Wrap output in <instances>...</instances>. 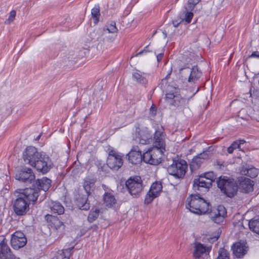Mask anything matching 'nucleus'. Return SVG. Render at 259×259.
Instances as JSON below:
<instances>
[{
	"label": "nucleus",
	"mask_w": 259,
	"mask_h": 259,
	"mask_svg": "<svg viewBox=\"0 0 259 259\" xmlns=\"http://www.w3.org/2000/svg\"><path fill=\"white\" fill-rule=\"evenodd\" d=\"M22 158L27 164L31 166L42 174H46L54 167L50 157L45 152H39L33 146H28L23 152Z\"/></svg>",
	"instance_id": "nucleus-1"
},
{
	"label": "nucleus",
	"mask_w": 259,
	"mask_h": 259,
	"mask_svg": "<svg viewBox=\"0 0 259 259\" xmlns=\"http://www.w3.org/2000/svg\"><path fill=\"white\" fill-rule=\"evenodd\" d=\"M17 198L13 202V208L18 216L25 215L29 211V205L34 204L38 198L36 190L31 189H18Z\"/></svg>",
	"instance_id": "nucleus-2"
},
{
	"label": "nucleus",
	"mask_w": 259,
	"mask_h": 259,
	"mask_svg": "<svg viewBox=\"0 0 259 259\" xmlns=\"http://www.w3.org/2000/svg\"><path fill=\"white\" fill-rule=\"evenodd\" d=\"M216 182L217 187L226 197L232 198L237 195L239 187L237 181L234 179L221 176L217 179Z\"/></svg>",
	"instance_id": "nucleus-3"
},
{
	"label": "nucleus",
	"mask_w": 259,
	"mask_h": 259,
	"mask_svg": "<svg viewBox=\"0 0 259 259\" xmlns=\"http://www.w3.org/2000/svg\"><path fill=\"white\" fill-rule=\"evenodd\" d=\"M186 204L187 208L197 214H205L209 210V203L201 197L199 194L192 195L188 198Z\"/></svg>",
	"instance_id": "nucleus-4"
},
{
	"label": "nucleus",
	"mask_w": 259,
	"mask_h": 259,
	"mask_svg": "<svg viewBox=\"0 0 259 259\" xmlns=\"http://www.w3.org/2000/svg\"><path fill=\"white\" fill-rule=\"evenodd\" d=\"M187 169L188 164L185 160L173 159L172 163L167 167V171L176 179L181 180L185 177Z\"/></svg>",
	"instance_id": "nucleus-5"
},
{
	"label": "nucleus",
	"mask_w": 259,
	"mask_h": 259,
	"mask_svg": "<svg viewBox=\"0 0 259 259\" xmlns=\"http://www.w3.org/2000/svg\"><path fill=\"white\" fill-rule=\"evenodd\" d=\"M164 151L157 147L149 148L143 153V161L151 165H157L162 162Z\"/></svg>",
	"instance_id": "nucleus-6"
},
{
	"label": "nucleus",
	"mask_w": 259,
	"mask_h": 259,
	"mask_svg": "<svg viewBox=\"0 0 259 259\" xmlns=\"http://www.w3.org/2000/svg\"><path fill=\"white\" fill-rule=\"evenodd\" d=\"M125 186L129 193L134 198L139 197L143 190V182L140 176L130 177L125 182Z\"/></svg>",
	"instance_id": "nucleus-7"
},
{
	"label": "nucleus",
	"mask_w": 259,
	"mask_h": 259,
	"mask_svg": "<svg viewBox=\"0 0 259 259\" xmlns=\"http://www.w3.org/2000/svg\"><path fill=\"white\" fill-rule=\"evenodd\" d=\"M108 156L107 165L113 170H118L123 165V155L109 146L107 150Z\"/></svg>",
	"instance_id": "nucleus-8"
},
{
	"label": "nucleus",
	"mask_w": 259,
	"mask_h": 259,
	"mask_svg": "<svg viewBox=\"0 0 259 259\" xmlns=\"http://www.w3.org/2000/svg\"><path fill=\"white\" fill-rule=\"evenodd\" d=\"M166 100L167 102L172 106L183 109L188 105V100L182 98L176 92H168L166 94Z\"/></svg>",
	"instance_id": "nucleus-9"
},
{
	"label": "nucleus",
	"mask_w": 259,
	"mask_h": 259,
	"mask_svg": "<svg viewBox=\"0 0 259 259\" xmlns=\"http://www.w3.org/2000/svg\"><path fill=\"white\" fill-rule=\"evenodd\" d=\"M135 134L136 140L140 144L142 145L147 144L152 141V134L146 127H140V124L137 123L136 125Z\"/></svg>",
	"instance_id": "nucleus-10"
},
{
	"label": "nucleus",
	"mask_w": 259,
	"mask_h": 259,
	"mask_svg": "<svg viewBox=\"0 0 259 259\" xmlns=\"http://www.w3.org/2000/svg\"><path fill=\"white\" fill-rule=\"evenodd\" d=\"M26 243L27 239L22 232L16 231L12 235L11 244L13 249H19L24 247Z\"/></svg>",
	"instance_id": "nucleus-11"
},
{
	"label": "nucleus",
	"mask_w": 259,
	"mask_h": 259,
	"mask_svg": "<svg viewBox=\"0 0 259 259\" xmlns=\"http://www.w3.org/2000/svg\"><path fill=\"white\" fill-rule=\"evenodd\" d=\"M162 186L160 182H156L153 183L148 192L145 196L144 202L149 204L152 202L153 199L158 197L162 191Z\"/></svg>",
	"instance_id": "nucleus-12"
},
{
	"label": "nucleus",
	"mask_w": 259,
	"mask_h": 259,
	"mask_svg": "<svg viewBox=\"0 0 259 259\" xmlns=\"http://www.w3.org/2000/svg\"><path fill=\"white\" fill-rule=\"evenodd\" d=\"M52 181L47 178L43 177L42 179H37L36 181H34L31 187L26 188V189H31L36 190L38 196H39V192L40 190H43L45 192L48 191L51 185Z\"/></svg>",
	"instance_id": "nucleus-13"
},
{
	"label": "nucleus",
	"mask_w": 259,
	"mask_h": 259,
	"mask_svg": "<svg viewBox=\"0 0 259 259\" xmlns=\"http://www.w3.org/2000/svg\"><path fill=\"white\" fill-rule=\"evenodd\" d=\"M16 179L25 183H32L35 180V175L32 170L28 167L23 168L16 175Z\"/></svg>",
	"instance_id": "nucleus-14"
},
{
	"label": "nucleus",
	"mask_w": 259,
	"mask_h": 259,
	"mask_svg": "<svg viewBox=\"0 0 259 259\" xmlns=\"http://www.w3.org/2000/svg\"><path fill=\"white\" fill-rule=\"evenodd\" d=\"M90 195L77 193L74 197L75 205L80 210H88L90 208V203L88 197Z\"/></svg>",
	"instance_id": "nucleus-15"
},
{
	"label": "nucleus",
	"mask_w": 259,
	"mask_h": 259,
	"mask_svg": "<svg viewBox=\"0 0 259 259\" xmlns=\"http://www.w3.org/2000/svg\"><path fill=\"white\" fill-rule=\"evenodd\" d=\"M233 254L237 258H242L248 250L246 242L238 241L234 243L231 246Z\"/></svg>",
	"instance_id": "nucleus-16"
},
{
	"label": "nucleus",
	"mask_w": 259,
	"mask_h": 259,
	"mask_svg": "<svg viewBox=\"0 0 259 259\" xmlns=\"http://www.w3.org/2000/svg\"><path fill=\"white\" fill-rule=\"evenodd\" d=\"M202 175L199 176L198 178L195 179L193 183V189L194 191H208L209 188L212 186L211 181H206Z\"/></svg>",
	"instance_id": "nucleus-17"
},
{
	"label": "nucleus",
	"mask_w": 259,
	"mask_h": 259,
	"mask_svg": "<svg viewBox=\"0 0 259 259\" xmlns=\"http://www.w3.org/2000/svg\"><path fill=\"white\" fill-rule=\"evenodd\" d=\"M0 259H19L12 253L5 238L0 242Z\"/></svg>",
	"instance_id": "nucleus-18"
},
{
	"label": "nucleus",
	"mask_w": 259,
	"mask_h": 259,
	"mask_svg": "<svg viewBox=\"0 0 259 259\" xmlns=\"http://www.w3.org/2000/svg\"><path fill=\"white\" fill-rule=\"evenodd\" d=\"M208 158V154L206 151H203L194 157L189 163L191 171L193 172L195 170L198 169L203 163V160Z\"/></svg>",
	"instance_id": "nucleus-19"
},
{
	"label": "nucleus",
	"mask_w": 259,
	"mask_h": 259,
	"mask_svg": "<svg viewBox=\"0 0 259 259\" xmlns=\"http://www.w3.org/2000/svg\"><path fill=\"white\" fill-rule=\"evenodd\" d=\"M128 162L133 165L140 164L143 160V155L138 147L131 149L126 155Z\"/></svg>",
	"instance_id": "nucleus-20"
},
{
	"label": "nucleus",
	"mask_w": 259,
	"mask_h": 259,
	"mask_svg": "<svg viewBox=\"0 0 259 259\" xmlns=\"http://www.w3.org/2000/svg\"><path fill=\"white\" fill-rule=\"evenodd\" d=\"M163 129H156L154 134V147H157L160 148L163 150L165 151V134L163 132Z\"/></svg>",
	"instance_id": "nucleus-21"
},
{
	"label": "nucleus",
	"mask_w": 259,
	"mask_h": 259,
	"mask_svg": "<svg viewBox=\"0 0 259 259\" xmlns=\"http://www.w3.org/2000/svg\"><path fill=\"white\" fill-rule=\"evenodd\" d=\"M45 219L49 224V225L52 228L57 230L64 231L65 226L57 217L47 214L45 216Z\"/></svg>",
	"instance_id": "nucleus-22"
},
{
	"label": "nucleus",
	"mask_w": 259,
	"mask_h": 259,
	"mask_svg": "<svg viewBox=\"0 0 259 259\" xmlns=\"http://www.w3.org/2000/svg\"><path fill=\"white\" fill-rule=\"evenodd\" d=\"M254 182L249 179L244 178L240 182V187L243 193H248L253 190Z\"/></svg>",
	"instance_id": "nucleus-23"
},
{
	"label": "nucleus",
	"mask_w": 259,
	"mask_h": 259,
	"mask_svg": "<svg viewBox=\"0 0 259 259\" xmlns=\"http://www.w3.org/2000/svg\"><path fill=\"white\" fill-rule=\"evenodd\" d=\"M258 173V171L257 168L249 165H243L240 169V174L242 175H245L251 178H255Z\"/></svg>",
	"instance_id": "nucleus-24"
},
{
	"label": "nucleus",
	"mask_w": 259,
	"mask_h": 259,
	"mask_svg": "<svg viewBox=\"0 0 259 259\" xmlns=\"http://www.w3.org/2000/svg\"><path fill=\"white\" fill-rule=\"evenodd\" d=\"M96 181L97 179L94 178L86 177L84 179L83 187L88 195L91 194L92 188L94 187Z\"/></svg>",
	"instance_id": "nucleus-25"
},
{
	"label": "nucleus",
	"mask_w": 259,
	"mask_h": 259,
	"mask_svg": "<svg viewBox=\"0 0 259 259\" xmlns=\"http://www.w3.org/2000/svg\"><path fill=\"white\" fill-rule=\"evenodd\" d=\"M74 246H72L66 249H63L61 250H59L57 252L56 255L54 257V259H64L67 258H69L70 256L73 253V249Z\"/></svg>",
	"instance_id": "nucleus-26"
},
{
	"label": "nucleus",
	"mask_w": 259,
	"mask_h": 259,
	"mask_svg": "<svg viewBox=\"0 0 259 259\" xmlns=\"http://www.w3.org/2000/svg\"><path fill=\"white\" fill-rule=\"evenodd\" d=\"M202 75V72L199 70L197 66H194L190 69V74L188 76L189 82H195L199 79Z\"/></svg>",
	"instance_id": "nucleus-27"
},
{
	"label": "nucleus",
	"mask_w": 259,
	"mask_h": 259,
	"mask_svg": "<svg viewBox=\"0 0 259 259\" xmlns=\"http://www.w3.org/2000/svg\"><path fill=\"white\" fill-rule=\"evenodd\" d=\"M210 249L206 248L202 244L198 243L195 245L193 255L195 258H199L203 253L209 252Z\"/></svg>",
	"instance_id": "nucleus-28"
},
{
	"label": "nucleus",
	"mask_w": 259,
	"mask_h": 259,
	"mask_svg": "<svg viewBox=\"0 0 259 259\" xmlns=\"http://www.w3.org/2000/svg\"><path fill=\"white\" fill-rule=\"evenodd\" d=\"M104 203L108 207H111L116 203V200L113 194L105 192L103 195Z\"/></svg>",
	"instance_id": "nucleus-29"
},
{
	"label": "nucleus",
	"mask_w": 259,
	"mask_h": 259,
	"mask_svg": "<svg viewBox=\"0 0 259 259\" xmlns=\"http://www.w3.org/2000/svg\"><path fill=\"white\" fill-rule=\"evenodd\" d=\"M50 205L51 211L53 213L61 214L64 212V207L60 202L53 201Z\"/></svg>",
	"instance_id": "nucleus-30"
},
{
	"label": "nucleus",
	"mask_w": 259,
	"mask_h": 259,
	"mask_svg": "<svg viewBox=\"0 0 259 259\" xmlns=\"http://www.w3.org/2000/svg\"><path fill=\"white\" fill-rule=\"evenodd\" d=\"M172 72V67H171L167 72L166 76L163 78L159 84L160 88L163 90H166L167 93L170 92V90L172 88V87L167 85L168 79L169 78L170 75Z\"/></svg>",
	"instance_id": "nucleus-31"
},
{
	"label": "nucleus",
	"mask_w": 259,
	"mask_h": 259,
	"mask_svg": "<svg viewBox=\"0 0 259 259\" xmlns=\"http://www.w3.org/2000/svg\"><path fill=\"white\" fill-rule=\"evenodd\" d=\"M145 73L141 72L139 71L133 72L132 77L134 80L141 84H145L147 83V80L144 76Z\"/></svg>",
	"instance_id": "nucleus-32"
},
{
	"label": "nucleus",
	"mask_w": 259,
	"mask_h": 259,
	"mask_svg": "<svg viewBox=\"0 0 259 259\" xmlns=\"http://www.w3.org/2000/svg\"><path fill=\"white\" fill-rule=\"evenodd\" d=\"M100 211L99 208L93 207L88 216L87 220L88 222L91 224L96 221L99 215Z\"/></svg>",
	"instance_id": "nucleus-33"
},
{
	"label": "nucleus",
	"mask_w": 259,
	"mask_h": 259,
	"mask_svg": "<svg viewBox=\"0 0 259 259\" xmlns=\"http://www.w3.org/2000/svg\"><path fill=\"white\" fill-rule=\"evenodd\" d=\"M249 229L259 235V217L253 218L248 222Z\"/></svg>",
	"instance_id": "nucleus-34"
},
{
	"label": "nucleus",
	"mask_w": 259,
	"mask_h": 259,
	"mask_svg": "<svg viewBox=\"0 0 259 259\" xmlns=\"http://www.w3.org/2000/svg\"><path fill=\"white\" fill-rule=\"evenodd\" d=\"M92 17L94 20L95 24H97L99 21V17L100 16V7L99 5L95 6L91 10Z\"/></svg>",
	"instance_id": "nucleus-35"
},
{
	"label": "nucleus",
	"mask_w": 259,
	"mask_h": 259,
	"mask_svg": "<svg viewBox=\"0 0 259 259\" xmlns=\"http://www.w3.org/2000/svg\"><path fill=\"white\" fill-rule=\"evenodd\" d=\"M227 215V211L225 207L223 205H219L215 212L211 213V217H226Z\"/></svg>",
	"instance_id": "nucleus-36"
},
{
	"label": "nucleus",
	"mask_w": 259,
	"mask_h": 259,
	"mask_svg": "<svg viewBox=\"0 0 259 259\" xmlns=\"http://www.w3.org/2000/svg\"><path fill=\"white\" fill-rule=\"evenodd\" d=\"M201 1V0H188L186 5L185 6V9L186 11H192L195 6Z\"/></svg>",
	"instance_id": "nucleus-37"
},
{
	"label": "nucleus",
	"mask_w": 259,
	"mask_h": 259,
	"mask_svg": "<svg viewBox=\"0 0 259 259\" xmlns=\"http://www.w3.org/2000/svg\"><path fill=\"white\" fill-rule=\"evenodd\" d=\"M229 252L224 248H221L219 255L216 259H229Z\"/></svg>",
	"instance_id": "nucleus-38"
},
{
	"label": "nucleus",
	"mask_w": 259,
	"mask_h": 259,
	"mask_svg": "<svg viewBox=\"0 0 259 259\" xmlns=\"http://www.w3.org/2000/svg\"><path fill=\"white\" fill-rule=\"evenodd\" d=\"M201 175H202L205 179L208 180L209 181H211V184L212 182H214L215 179H216V175L212 171L205 172L201 174Z\"/></svg>",
	"instance_id": "nucleus-39"
},
{
	"label": "nucleus",
	"mask_w": 259,
	"mask_h": 259,
	"mask_svg": "<svg viewBox=\"0 0 259 259\" xmlns=\"http://www.w3.org/2000/svg\"><path fill=\"white\" fill-rule=\"evenodd\" d=\"M105 30H107L109 33H115L117 32L118 31L117 28L116 27V24L115 22L114 21H112L111 22L110 24H108L107 25V28L105 29V28H104V31Z\"/></svg>",
	"instance_id": "nucleus-40"
},
{
	"label": "nucleus",
	"mask_w": 259,
	"mask_h": 259,
	"mask_svg": "<svg viewBox=\"0 0 259 259\" xmlns=\"http://www.w3.org/2000/svg\"><path fill=\"white\" fill-rule=\"evenodd\" d=\"M185 14L184 21L187 24H189L191 22L192 19L193 17L194 14L192 11L185 10L184 12Z\"/></svg>",
	"instance_id": "nucleus-41"
},
{
	"label": "nucleus",
	"mask_w": 259,
	"mask_h": 259,
	"mask_svg": "<svg viewBox=\"0 0 259 259\" xmlns=\"http://www.w3.org/2000/svg\"><path fill=\"white\" fill-rule=\"evenodd\" d=\"M16 12L15 10H12L10 13V15L8 19H7L5 21V24H9L11 22H12L16 16Z\"/></svg>",
	"instance_id": "nucleus-42"
},
{
	"label": "nucleus",
	"mask_w": 259,
	"mask_h": 259,
	"mask_svg": "<svg viewBox=\"0 0 259 259\" xmlns=\"http://www.w3.org/2000/svg\"><path fill=\"white\" fill-rule=\"evenodd\" d=\"M190 71V68L186 65H185L184 67L180 68L179 69V73L182 75L183 74H186L187 76H189Z\"/></svg>",
	"instance_id": "nucleus-43"
},
{
	"label": "nucleus",
	"mask_w": 259,
	"mask_h": 259,
	"mask_svg": "<svg viewBox=\"0 0 259 259\" xmlns=\"http://www.w3.org/2000/svg\"><path fill=\"white\" fill-rule=\"evenodd\" d=\"M225 217H222L220 215V217H211L212 220L217 224H220V223L223 222Z\"/></svg>",
	"instance_id": "nucleus-44"
},
{
	"label": "nucleus",
	"mask_w": 259,
	"mask_h": 259,
	"mask_svg": "<svg viewBox=\"0 0 259 259\" xmlns=\"http://www.w3.org/2000/svg\"><path fill=\"white\" fill-rule=\"evenodd\" d=\"M99 229V226L97 224H94L88 228L87 231L92 230L93 232H97Z\"/></svg>",
	"instance_id": "nucleus-45"
},
{
	"label": "nucleus",
	"mask_w": 259,
	"mask_h": 259,
	"mask_svg": "<svg viewBox=\"0 0 259 259\" xmlns=\"http://www.w3.org/2000/svg\"><path fill=\"white\" fill-rule=\"evenodd\" d=\"M156 107L153 105V104L151 106L150 108V113L151 114L153 115H155L156 114Z\"/></svg>",
	"instance_id": "nucleus-46"
},
{
	"label": "nucleus",
	"mask_w": 259,
	"mask_h": 259,
	"mask_svg": "<svg viewBox=\"0 0 259 259\" xmlns=\"http://www.w3.org/2000/svg\"><path fill=\"white\" fill-rule=\"evenodd\" d=\"M148 46H146L143 50L141 51L140 52H139L138 54H137L136 56H138L139 55H142L144 53H147L150 52L148 49Z\"/></svg>",
	"instance_id": "nucleus-47"
},
{
	"label": "nucleus",
	"mask_w": 259,
	"mask_h": 259,
	"mask_svg": "<svg viewBox=\"0 0 259 259\" xmlns=\"http://www.w3.org/2000/svg\"><path fill=\"white\" fill-rule=\"evenodd\" d=\"M163 56H164L163 53H159L156 56L157 61L158 63H159L161 61V60L162 59V58L163 57Z\"/></svg>",
	"instance_id": "nucleus-48"
},
{
	"label": "nucleus",
	"mask_w": 259,
	"mask_h": 259,
	"mask_svg": "<svg viewBox=\"0 0 259 259\" xmlns=\"http://www.w3.org/2000/svg\"><path fill=\"white\" fill-rule=\"evenodd\" d=\"M233 148H234L235 149L237 148H240V145L239 143V142H237V141H234L231 145Z\"/></svg>",
	"instance_id": "nucleus-49"
},
{
	"label": "nucleus",
	"mask_w": 259,
	"mask_h": 259,
	"mask_svg": "<svg viewBox=\"0 0 259 259\" xmlns=\"http://www.w3.org/2000/svg\"><path fill=\"white\" fill-rule=\"evenodd\" d=\"M250 57L258 58H259V52H258V51L253 52L250 56Z\"/></svg>",
	"instance_id": "nucleus-50"
},
{
	"label": "nucleus",
	"mask_w": 259,
	"mask_h": 259,
	"mask_svg": "<svg viewBox=\"0 0 259 259\" xmlns=\"http://www.w3.org/2000/svg\"><path fill=\"white\" fill-rule=\"evenodd\" d=\"M215 165L218 166L219 169H222V166L224 167L223 164V162L220 161H217L215 164Z\"/></svg>",
	"instance_id": "nucleus-51"
},
{
	"label": "nucleus",
	"mask_w": 259,
	"mask_h": 259,
	"mask_svg": "<svg viewBox=\"0 0 259 259\" xmlns=\"http://www.w3.org/2000/svg\"><path fill=\"white\" fill-rule=\"evenodd\" d=\"M235 150L234 148H233L231 145H230L228 148H227V151L229 153L231 154L233 152L234 150Z\"/></svg>",
	"instance_id": "nucleus-52"
},
{
	"label": "nucleus",
	"mask_w": 259,
	"mask_h": 259,
	"mask_svg": "<svg viewBox=\"0 0 259 259\" xmlns=\"http://www.w3.org/2000/svg\"><path fill=\"white\" fill-rule=\"evenodd\" d=\"M180 23V22H179L178 21H172V24L175 27H177Z\"/></svg>",
	"instance_id": "nucleus-53"
},
{
	"label": "nucleus",
	"mask_w": 259,
	"mask_h": 259,
	"mask_svg": "<svg viewBox=\"0 0 259 259\" xmlns=\"http://www.w3.org/2000/svg\"><path fill=\"white\" fill-rule=\"evenodd\" d=\"M237 142H239V143L240 145L243 144L245 143V141L244 140H239L237 141Z\"/></svg>",
	"instance_id": "nucleus-54"
},
{
	"label": "nucleus",
	"mask_w": 259,
	"mask_h": 259,
	"mask_svg": "<svg viewBox=\"0 0 259 259\" xmlns=\"http://www.w3.org/2000/svg\"><path fill=\"white\" fill-rule=\"evenodd\" d=\"M40 136H41V135H38V136L36 138L35 140L38 141V140L40 139Z\"/></svg>",
	"instance_id": "nucleus-55"
},
{
	"label": "nucleus",
	"mask_w": 259,
	"mask_h": 259,
	"mask_svg": "<svg viewBox=\"0 0 259 259\" xmlns=\"http://www.w3.org/2000/svg\"><path fill=\"white\" fill-rule=\"evenodd\" d=\"M102 187H103V188H104V187H105V185H102Z\"/></svg>",
	"instance_id": "nucleus-56"
},
{
	"label": "nucleus",
	"mask_w": 259,
	"mask_h": 259,
	"mask_svg": "<svg viewBox=\"0 0 259 259\" xmlns=\"http://www.w3.org/2000/svg\"><path fill=\"white\" fill-rule=\"evenodd\" d=\"M174 89L175 90H177V89H176V88H174Z\"/></svg>",
	"instance_id": "nucleus-57"
}]
</instances>
